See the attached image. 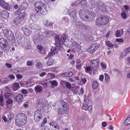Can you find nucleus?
Returning a JSON list of instances; mask_svg holds the SVG:
<instances>
[{"label":"nucleus","instance_id":"1","mask_svg":"<svg viewBox=\"0 0 130 130\" xmlns=\"http://www.w3.org/2000/svg\"><path fill=\"white\" fill-rule=\"evenodd\" d=\"M15 120V123L18 125L23 126L26 122V116L24 113H19L16 116Z\"/></svg>","mask_w":130,"mask_h":130},{"label":"nucleus","instance_id":"2","mask_svg":"<svg viewBox=\"0 0 130 130\" xmlns=\"http://www.w3.org/2000/svg\"><path fill=\"white\" fill-rule=\"evenodd\" d=\"M45 39V37L42 35L36 34L33 36V40L36 45H38L44 41Z\"/></svg>","mask_w":130,"mask_h":130},{"label":"nucleus","instance_id":"3","mask_svg":"<svg viewBox=\"0 0 130 130\" xmlns=\"http://www.w3.org/2000/svg\"><path fill=\"white\" fill-rule=\"evenodd\" d=\"M61 103L62 106L58 109V114H63L68 110L69 108L68 105L63 100L61 101Z\"/></svg>","mask_w":130,"mask_h":130},{"label":"nucleus","instance_id":"4","mask_svg":"<svg viewBox=\"0 0 130 130\" xmlns=\"http://www.w3.org/2000/svg\"><path fill=\"white\" fill-rule=\"evenodd\" d=\"M66 40V37L64 35L57 36L55 37V45L56 47H58L62 44H63Z\"/></svg>","mask_w":130,"mask_h":130},{"label":"nucleus","instance_id":"5","mask_svg":"<svg viewBox=\"0 0 130 130\" xmlns=\"http://www.w3.org/2000/svg\"><path fill=\"white\" fill-rule=\"evenodd\" d=\"M93 3L100 11L103 12L107 11L106 6L103 2L99 1L93 2Z\"/></svg>","mask_w":130,"mask_h":130},{"label":"nucleus","instance_id":"6","mask_svg":"<svg viewBox=\"0 0 130 130\" xmlns=\"http://www.w3.org/2000/svg\"><path fill=\"white\" fill-rule=\"evenodd\" d=\"M3 33L5 37L8 40H11L14 37L13 32L8 29L3 30Z\"/></svg>","mask_w":130,"mask_h":130},{"label":"nucleus","instance_id":"7","mask_svg":"<svg viewBox=\"0 0 130 130\" xmlns=\"http://www.w3.org/2000/svg\"><path fill=\"white\" fill-rule=\"evenodd\" d=\"M21 45L25 49L29 51L31 49V46L29 40L28 39L25 38L23 41H22Z\"/></svg>","mask_w":130,"mask_h":130},{"label":"nucleus","instance_id":"8","mask_svg":"<svg viewBox=\"0 0 130 130\" xmlns=\"http://www.w3.org/2000/svg\"><path fill=\"white\" fill-rule=\"evenodd\" d=\"M42 117V115L40 109H38L34 112V119L37 122L40 121Z\"/></svg>","mask_w":130,"mask_h":130},{"label":"nucleus","instance_id":"9","mask_svg":"<svg viewBox=\"0 0 130 130\" xmlns=\"http://www.w3.org/2000/svg\"><path fill=\"white\" fill-rule=\"evenodd\" d=\"M25 15V13L24 11L20 13L19 16L14 19V23L16 24L20 23L21 21L24 18Z\"/></svg>","mask_w":130,"mask_h":130},{"label":"nucleus","instance_id":"10","mask_svg":"<svg viewBox=\"0 0 130 130\" xmlns=\"http://www.w3.org/2000/svg\"><path fill=\"white\" fill-rule=\"evenodd\" d=\"M89 11L87 12V15L86 16L85 21H91L93 20L95 17V15L92 12L90 13Z\"/></svg>","mask_w":130,"mask_h":130},{"label":"nucleus","instance_id":"11","mask_svg":"<svg viewBox=\"0 0 130 130\" xmlns=\"http://www.w3.org/2000/svg\"><path fill=\"white\" fill-rule=\"evenodd\" d=\"M100 46V45L98 44H93L90 46V48L88 49V51L91 53H92L97 50Z\"/></svg>","mask_w":130,"mask_h":130},{"label":"nucleus","instance_id":"12","mask_svg":"<svg viewBox=\"0 0 130 130\" xmlns=\"http://www.w3.org/2000/svg\"><path fill=\"white\" fill-rule=\"evenodd\" d=\"M76 27L78 28H81L82 29H88L89 27L80 21H77L75 22Z\"/></svg>","mask_w":130,"mask_h":130},{"label":"nucleus","instance_id":"13","mask_svg":"<svg viewBox=\"0 0 130 130\" xmlns=\"http://www.w3.org/2000/svg\"><path fill=\"white\" fill-rule=\"evenodd\" d=\"M35 8L36 11L39 10L45 6L44 3L41 1L37 2L35 4Z\"/></svg>","mask_w":130,"mask_h":130},{"label":"nucleus","instance_id":"14","mask_svg":"<svg viewBox=\"0 0 130 130\" xmlns=\"http://www.w3.org/2000/svg\"><path fill=\"white\" fill-rule=\"evenodd\" d=\"M8 44V42L6 40L3 38L2 40V41L0 44V46L3 50H6Z\"/></svg>","mask_w":130,"mask_h":130},{"label":"nucleus","instance_id":"15","mask_svg":"<svg viewBox=\"0 0 130 130\" xmlns=\"http://www.w3.org/2000/svg\"><path fill=\"white\" fill-rule=\"evenodd\" d=\"M87 9L88 11L90 12H93V13H94L96 15V14L99 15V10L96 8L93 7V6L90 8L89 6H87Z\"/></svg>","mask_w":130,"mask_h":130},{"label":"nucleus","instance_id":"16","mask_svg":"<svg viewBox=\"0 0 130 130\" xmlns=\"http://www.w3.org/2000/svg\"><path fill=\"white\" fill-rule=\"evenodd\" d=\"M87 12L85 10L83 9L80 10L79 12L80 17L83 20H85L86 16L87 15Z\"/></svg>","mask_w":130,"mask_h":130},{"label":"nucleus","instance_id":"17","mask_svg":"<svg viewBox=\"0 0 130 130\" xmlns=\"http://www.w3.org/2000/svg\"><path fill=\"white\" fill-rule=\"evenodd\" d=\"M9 16V13L8 12L5 10H3L0 12V17L2 18L7 19Z\"/></svg>","mask_w":130,"mask_h":130},{"label":"nucleus","instance_id":"18","mask_svg":"<svg viewBox=\"0 0 130 130\" xmlns=\"http://www.w3.org/2000/svg\"><path fill=\"white\" fill-rule=\"evenodd\" d=\"M39 10L36 11L37 13L40 15H45L47 13L46 9L44 7Z\"/></svg>","mask_w":130,"mask_h":130},{"label":"nucleus","instance_id":"19","mask_svg":"<svg viewBox=\"0 0 130 130\" xmlns=\"http://www.w3.org/2000/svg\"><path fill=\"white\" fill-rule=\"evenodd\" d=\"M102 15L99 16L95 20V23L97 25H103L102 22Z\"/></svg>","mask_w":130,"mask_h":130},{"label":"nucleus","instance_id":"20","mask_svg":"<svg viewBox=\"0 0 130 130\" xmlns=\"http://www.w3.org/2000/svg\"><path fill=\"white\" fill-rule=\"evenodd\" d=\"M77 36H78V37H79V36L80 37H83L84 39H85V40L87 41H90L91 40H90L89 38H88L86 37V36L88 37H90V38H91V39H93V38L91 36H86V35H84L83 33L81 32L80 33V34L79 33L78 35H76Z\"/></svg>","mask_w":130,"mask_h":130},{"label":"nucleus","instance_id":"21","mask_svg":"<svg viewBox=\"0 0 130 130\" xmlns=\"http://www.w3.org/2000/svg\"><path fill=\"white\" fill-rule=\"evenodd\" d=\"M23 99V95L20 94H18L14 98L15 101H16L19 103L21 102Z\"/></svg>","mask_w":130,"mask_h":130},{"label":"nucleus","instance_id":"22","mask_svg":"<svg viewBox=\"0 0 130 130\" xmlns=\"http://www.w3.org/2000/svg\"><path fill=\"white\" fill-rule=\"evenodd\" d=\"M99 60L98 59L93 60L91 61V64L90 67L91 68L93 69L94 67H96L98 64Z\"/></svg>","mask_w":130,"mask_h":130},{"label":"nucleus","instance_id":"23","mask_svg":"<svg viewBox=\"0 0 130 130\" xmlns=\"http://www.w3.org/2000/svg\"><path fill=\"white\" fill-rule=\"evenodd\" d=\"M30 27L31 29L33 30H40L41 29V27L37 24H31Z\"/></svg>","mask_w":130,"mask_h":130},{"label":"nucleus","instance_id":"24","mask_svg":"<svg viewBox=\"0 0 130 130\" xmlns=\"http://www.w3.org/2000/svg\"><path fill=\"white\" fill-rule=\"evenodd\" d=\"M21 29L24 32V33L26 36H29L31 32V31L26 28L24 27L22 28Z\"/></svg>","mask_w":130,"mask_h":130},{"label":"nucleus","instance_id":"25","mask_svg":"<svg viewBox=\"0 0 130 130\" xmlns=\"http://www.w3.org/2000/svg\"><path fill=\"white\" fill-rule=\"evenodd\" d=\"M103 25L106 24L109 21V18L108 17L105 15H102Z\"/></svg>","mask_w":130,"mask_h":130},{"label":"nucleus","instance_id":"26","mask_svg":"<svg viewBox=\"0 0 130 130\" xmlns=\"http://www.w3.org/2000/svg\"><path fill=\"white\" fill-rule=\"evenodd\" d=\"M73 46L75 47V49L77 51H80L81 46L79 43L76 42H73Z\"/></svg>","mask_w":130,"mask_h":130},{"label":"nucleus","instance_id":"27","mask_svg":"<svg viewBox=\"0 0 130 130\" xmlns=\"http://www.w3.org/2000/svg\"><path fill=\"white\" fill-rule=\"evenodd\" d=\"M78 4H80L82 8H84L86 6L87 2L86 0H82Z\"/></svg>","mask_w":130,"mask_h":130},{"label":"nucleus","instance_id":"28","mask_svg":"<svg viewBox=\"0 0 130 130\" xmlns=\"http://www.w3.org/2000/svg\"><path fill=\"white\" fill-rule=\"evenodd\" d=\"M70 15L71 17L73 18L74 20H76L77 19L76 10H74L72 11L70 14Z\"/></svg>","mask_w":130,"mask_h":130},{"label":"nucleus","instance_id":"29","mask_svg":"<svg viewBox=\"0 0 130 130\" xmlns=\"http://www.w3.org/2000/svg\"><path fill=\"white\" fill-rule=\"evenodd\" d=\"M30 18L33 20H36L38 19V15L37 13H33L30 15Z\"/></svg>","mask_w":130,"mask_h":130},{"label":"nucleus","instance_id":"30","mask_svg":"<svg viewBox=\"0 0 130 130\" xmlns=\"http://www.w3.org/2000/svg\"><path fill=\"white\" fill-rule=\"evenodd\" d=\"M50 83L51 84V87L52 88H54L57 86L58 83L55 80H50L49 81Z\"/></svg>","mask_w":130,"mask_h":130},{"label":"nucleus","instance_id":"31","mask_svg":"<svg viewBox=\"0 0 130 130\" xmlns=\"http://www.w3.org/2000/svg\"><path fill=\"white\" fill-rule=\"evenodd\" d=\"M28 6V4L27 2L24 1L21 4L20 6H21V7L23 8V9L25 10L27 8Z\"/></svg>","mask_w":130,"mask_h":130},{"label":"nucleus","instance_id":"32","mask_svg":"<svg viewBox=\"0 0 130 130\" xmlns=\"http://www.w3.org/2000/svg\"><path fill=\"white\" fill-rule=\"evenodd\" d=\"M48 82V81L46 80L40 82L39 84L42 85L44 87H46L47 86Z\"/></svg>","mask_w":130,"mask_h":130},{"label":"nucleus","instance_id":"33","mask_svg":"<svg viewBox=\"0 0 130 130\" xmlns=\"http://www.w3.org/2000/svg\"><path fill=\"white\" fill-rule=\"evenodd\" d=\"M19 84L18 83H14L13 84V86L12 88L13 90L15 91L18 89L19 88Z\"/></svg>","mask_w":130,"mask_h":130},{"label":"nucleus","instance_id":"34","mask_svg":"<svg viewBox=\"0 0 130 130\" xmlns=\"http://www.w3.org/2000/svg\"><path fill=\"white\" fill-rule=\"evenodd\" d=\"M2 7L5 9L8 10L10 9V6L9 4L5 2Z\"/></svg>","mask_w":130,"mask_h":130},{"label":"nucleus","instance_id":"35","mask_svg":"<svg viewBox=\"0 0 130 130\" xmlns=\"http://www.w3.org/2000/svg\"><path fill=\"white\" fill-rule=\"evenodd\" d=\"M124 124L125 125H127L130 124V115H128L126 119L125 120Z\"/></svg>","mask_w":130,"mask_h":130},{"label":"nucleus","instance_id":"36","mask_svg":"<svg viewBox=\"0 0 130 130\" xmlns=\"http://www.w3.org/2000/svg\"><path fill=\"white\" fill-rule=\"evenodd\" d=\"M98 86V84L97 81H94L93 82L92 84V86L94 89H96Z\"/></svg>","mask_w":130,"mask_h":130},{"label":"nucleus","instance_id":"37","mask_svg":"<svg viewBox=\"0 0 130 130\" xmlns=\"http://www.w3.org/2000/svg\"><path fill=\"white\" fill-rule=\"evenodd\" d=\"M123 33V32L122 30H121L120 31L119 30H117L116 32V37H120Z\"/></svg>","mask_w":130,"mask_h":130},{"label":"nucleus","instance_id":"38","mask_svg":"<svg viewBox=\"0 0 130 130\" xmlns=\"http://www.w3.org/2000/svg\"><path fill=\"white\" fill-rule=\"evenodd\" d=\"M43 23L45 25L47 26H51L53 24V23L52 22H50L47 20H45L43 22Z\"/></svg>","mask_w":130,"mask_h":130},{"label":"nucleus","instance_id":"39","mask_svg":"<svg viewBox=\"0 0 130 130\" xmlns=\"http://www.w3.org/2000/svg\"><path fill=\"white\" fill-rule=\"evenodd\" d=\"M35 89L36 91L40 92L43 90V87L40 86H37L35 87Z\"/></svg>","mask_w":130,"mask_h":130},{"label":"nucleus","instance_id":"40","mask_svg":"<svg viewBox=\"0 0 130 130\" xmlns=\"http://www.w3.org/2000/svg\"><path fill=\"white\" fill-rule=\"evenodd\" d=\"M13 100L12 99H8L6 102V105L7 107H8V105H12L13 103Z\"/></svg>","mask_w":130,"mask_h":130},{"label":"nucleus","instance_id":"41","mask_svg":"<svg viewBox=\"0 0 130 130\" xmlns=\"http://www.w3.org/2000/svg\"><path fill=\"white\" fill-rule=\"evenodd\" d=\"M24 10L23 9V8L21 7V6L19 7L17 11L15 12L14 14H19L22 11Z\"/></svg>","mask_w":130,"mask_h":130},{"label":"nucleus","instance_id":"42","mask_svg":"<svg viewBox=\"0 0 130 130\" xmlns=\"http://www.w3.org/2000/svg\"><path fill=\"white\" fill-rule=\"evenodd\" d=\"M23 38V37H22V36H18V37H17V39L18 41V43L19 44H21V43H22V42L23 40H21Z\"/></svg>","mask_w":130,"mask_h":130},{"label":"nucleus","instance_id":"43","mask_svg":"<svg viewBox=\"0 0 130 130\" xmlns=\"http://www.w3.org/2000/svg\"><path fill=\"white\" fill-rule=\"evenodd\" d=\"M81 63L80 62L79 60H77L76 63V68L77 69H79L81 67Z\"/></svg>","mask_w":130,"mask_h":130},{"label":"nucleus","instance_id":"44","mask_svg":"<svg viewBox=\"0 0 130 130\" xmlns=\"http://www.w3.org/2000/svg\"><path fill=\"white\" fill-rule=\"evenodd\" d=\"M54 33L52 31H46V37H49L53 35Z\"/></svg>","mask_w":130,"mask_h":130},{"label":"nucleus","instance_id":"45","mask_svg":"<svg viewBox=\"0 0 130 130\" xmlns=\"http://www.w3.org/2000/svg\"><path fill=\"white\" fill-rule=\"evenodd\" d=\"M45 109H44L46 112H48L51 110V107L49 105H48L47 106L45 107Z\"/></svg>","mask_w":130,"mask_h":130},{"label":"nucleus","instance_id":"46","mask_svg":"<svg viewBox=\"0 0 130 130\" xmlns=\"http://www.w3.org/2000/svg\"><path fill=\"white\" fill-rule=\"evenodd\" d=\"M11 94L10 93L8 92H6L5 94V98L6 99H10V97L11 96Z\"/></svg>","mask_w":130,"mask_h":130},{"label":"nucleus","instance_id":"47","mask_svg":"<svg viewBox=\"0 0 130 130\" xmlns=\"http://www.w3.org/2000/svg\"><path fill=\"white\" fill-rule=\"evenodd\" d=\"M106 44L109 47H110L111 48L113 47V44L107 41L106 42Z\"/></svg>","mask_w":130,"mask_h":130},{"label":"nucleus","instance_id":"48","mask_svg":"<svg viewBox=\"0 0 130 130\" xmlns=\"http://www.w3.org/2000/svg\"><path fill=\"white\" fill-rule=\"evenodd\" d=\"M54 63V61L51 59H49L47 62L48 65L50 66L52 65Z\"/></svg>","mask_w":130,"mask_h":130},{"label":"nucleus","instance_id":"49","mask_svg":"<svg viewBox=\"0 0 130 130\" xmlns=\"http://www.w3.org/2000/svg\"><path fill=\"white\" fill-rule=\"evenodd\" d=\"M58 50L59 49L58 48H56L55 50H54L52 52H51V53L52 54V56H53V55H55L56 54H57Z\"/></svg>","mask_w":130,"mask_h":130},{"label":"nucleus","instance_id":"50","mask_svg":"<svg viewBox=\"0 0 130 130\" xmlns=\"http://www.w3.org/2000/svg\"><path fill=\"white\" fill-rule=\"evenodd\" d=\"M3 97L2 96H0V105L3 107L4 106V104L3 103Z\"/></svg>","mask_w":130,"mask_h":130},{"label":"nucleus","instance_id":"51","mask_svg":"<svg viewBox=\"0 0 130 130\" xmlns=\"http://www.w3.org/2000/svg\"><path fill=\"white\" fill-rule=\"evenodd\" d=\"M67 81L63 80H61L60 82V84L62 87H64L66 85Z\"/></svg>","mask_w":130,"mask_h":130},{"label":"nucleus","instance_id":"52","mask_svg":"<svg viewBox=\"0 0 130 130\" xmlns=\"http://www.w3.org/2000/svg\"><path fill=\"white\" fill-rule=\"evenodd\" d=\"M26 68L25 67L19 68L18 69L19 71L22 72H25L26 71Z\"/></svg>","mask_w":130,"mask_h":130},{"label":"nucleus","instance_id":"53","mask_svg":"<svg viewBox=\"0 0 130 130\" xmlns=\"http://www.w3.org/2000/svg\"><path fill=\"white\" fill-rule=\"evenodd\" d=\"M82 108L83 109L85 110H87L88 108V105L86 104L83 103V105L82 107Z\"/></svg>","mask_w":130,"mask_h":130},{"label":"nucleus","instance_id":"54","mask_svg":"<svg viewBox=\"0 0 130 130\" xmlns=\"http://www.w3.org/2000/svg\"><path fill=\"white\" fill-rule=\"evenodd\" d=\"M66 86L67 88L70 89L71 88L72 85L70 83L67 82L66 85Z\"/></svg>","mask_w":130,"mask_h":130},{"label":"nucleus","instance_id":"55","mask_svg":"<svg viewBox=\"0 0 130 130\" xmlns=\"http://www.w3.org/2000/svg\"><path fill=\"white\" fill-rule=\"evenodd\" d=\"M36 67L37 68L40 69L42 68V64L40 62L36 64Z\"/></svg>","mask_w":130,"mask_h":130},{"label":"nucleus","instance_id":"56","mask_svg":"<svg viewBox=\"0 0 130 130\" xmlns=\"http://www.w3.org/2000/svg\"><path fill=\"white\" fill-rule=\"evenodd\" d=\"M37 103L38 104L39 106L40 107H42L43 106V102L42 101H38L37 102Z\"/></svg>","mask_w":130,"mask_h":130},{"label":"nucleus","instance_id":"57","mask_svg":"<svg viewBox=\"0 0 130 130\" xmlns=\"http://www.w3.org/2000/svg\"><path fill=\"white\" fill-rule=\"evenodd\" d=\"M5 66L7 68L9 69H10L12 67L11 64L8 63H6L5 64Z\"/></svg>","mask_w":130,"mask_h":130},{"label":"nucleus","instance_id":"58","mask_svg":"<svg viewBox=\"0 0 130 130\" xmlns=\"http://www.w3.org/2000/svg\"><path fill=\"white\" fill-rule=\"evenodd\" d=\"M16 76L18 79H20L21 78H22L23 77V76L20 74H18L16 75Z\"/></svg>","mask_w":130,"mask_h":130},{"label":"nucleus","instance_id":"59","mask_svg":"<svg viewBox=\"0 0 130 130\" xmlns=\"http://www.w3.org/2000/svg\"><path fill=\"white\" fill-rule=\"evenodd\" d=\"M91 68L89 67H87L85 69L86 72H89L91 71Z\"/></svg>","mask_w":130,"mask_h":130},{"label":"nucleus","instance_id":"60","mask_svg":"<svg viewBox=\"0 0 130 130\" xmlns=\"http://www.w3.org/2000/svg\"><path fill=\"white\" fill-rule=\"evenodd\" d=\"M121 15L124 19H125L126 17V14L124 12H122L121 13Z\"/></svg>","mask_w":130,"mask_h":130},{"label":"nucleus","instance_id":"61","mask_svg":"<svg viewBox=\"0 0 130 130\" xmlns=\"http://www.w3.org/2000/svg\"><path fill=\"white\" fill-rule=\"evenodd\" d=\"M27 65L28 66H31L32 64V62L31 61H27Z\"/></svg>","mask_w":130,"mask_h":130},{"label":"nucleus","instance_id":"62","mask_svg":"<svg viewBox=\"0 0 130 130\" xmlns=\"http://www.w3.org/2000/svg\"><path fill=\"white\" fill-rule=\"evenodd\" d=\"M104 75L105 76V80L106 81H107L108 79V75L106 73H105L104 74Z\"/></svg>","mask_w":130,"mask_h":130},{"label":"nucleus","instance_id":"63","mask_svg":"<svg viewBox=\"0 0 130 130\" xmlns=\"http://www.w3.org/2000/svg\"><path fill=\"white\" fill-rule=\"evenodd\" d=\"M117 41L119 42H122L123 41V40L122 39H116Z\"/></svg>","mask_w":130,"mask_h":130},{"label":"nucleus","instance_id":"64","mask_svg":"<svg viewBox=\"0 0 130 130\" xmlns=\"http://www.w3.org/2000/svg\"><path fill=\"white\" fill-rule=\"evenodd\" d=\"M39 76L40 77H43L44 75H46V73L45 72H42L40 74H39Z\"/></svg>","mask_w":130,"mask_h":130}]
</instances>
